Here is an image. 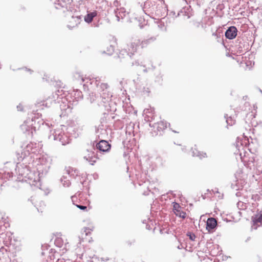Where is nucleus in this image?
<instances>
[{
  "mask_svg": "<svg viewBox=\"0 0 262 262\" xmlns=\"http://www.w3.org/2000/svg\"><path fill=\"white\" fill-rule=\"evenodd\" d=\"M143 72H145V73H146L147 72V69H145L143 70Z\"/></svg>",
  "mask_w": 262,
  "mask_h": 262,
  "instance_id": "obj_51",
  "label": "nucleus"
},
{
  "mask_svg": "<svg viewBox=\"0 0 262 262\" xmlns=\"http://www.w3.org/2000/svg\"><path fill=\"white\" fill-rule=\"evenodd\" d=\"M173 207V210H175L176 212H177V210H178V209H180V208H181L180 205L177 203H174Z\"/></svg>",
  "mask_w": 262,
  "mask_h": 262,
  "instance_id": "obj_35",
  "label": "nucleus"
},
{
  "mask_svg": "<svg viewBox=\"0 0 262 262\" xmlns=\"http://www.w3.org/2000/svg\"><path fill=\"white\" fill-rule=\"evenodd\" d=\"M96 149L93 147L91 150H87L88 155L84 156V159L88 161L91 165H93L96 162V160L99 159L98 151H95Z\"/></svg>",
  "mask_w": 262,
  "mask_h": 262,
  "instance_id": "obj_9",
  "label": "nucleus"
},
{
  "mask_svg": "<svg viewBox=\"0 0 262 262\" xmlns=\"http://www.w3.org/2000/svg\"><path fill=\"white\" fill-rule=\"evenodd\" d=\"M61 181L64 187H69L71 185V182L69 180H67V177L63 176L61 178Z\"/></svg>",
  "mask_w": 262,
  "mask_h": 262,
  "instance_id": "obj_27",
  "label": "nucleus"
},
{
  "mask_svg": "<svg viewBox=\"0 0 262 262\" xmlns=\"http://www.w3.org/2000/svg\"><path fill=\"white\" fill-rule=\"evenodd\" d=\"M260 92L262 93V91L261 90H260Z\"/></svg>",
  "mask_w": 262,
  "mask_h": 262,
  "instance_id": "obj_63",
  "label": "nucleus"
},
{
  "mask_svg": "<svg viewBox=\"0 0 262 262\" xmlns=\"http://www.w3.org/2000/svg\"><path fill=\"white\" fill-rule=\"evenodd\" d=\"M60 95H61V94H60V91L58 90H57V91L55 92V94L54 95H53V98L54 99H55V98H58V97L60 96ZM54 100L55 101V100L54 99Z\"/></svg>",
  "mask_w": 262,
  "mask_h": 262,
  "instance_id": "obj_36",
  "label": "nucleus"
},
{
  "mask_svg": "<svg viewBox=\"0 0 262 262\" xmlns=\"http://www.w3.org/2000/svg\"><path fill=\"white\" fill-rule=\"evenodd\" d=\"M152 70H154V69H155V66H152Z\"/></svg>",
  "mask_w": 262,
  "mask_h": 262,
  "instance_id": "obj_56",
  "label": "nucleus"
},
{
  "mask_svg": "<svg viewBox=\"0 0 262 262\" xmlns=\"http://www.w3.org/2000/svg\"><path fill=\"white\" fill-rule=\"evenodd\" d=\"M68 27L70 29H72V27H71V26H70L69 25L68 26Z\"/></svg>",
  "mask_w": 262,
  "mask_h": 262,
  "instance_id": "obj_53",
  "label": "nucleus"
},
{
  "mask_svg": "<svg viewBox=\"0 0 262 262\" xmlns=\"http://www.w3.org/2000/svg\"><path fill=\"white\" fill-rule=\"evenodd\" d=\"M83 87L84 89H85V88H86V84H83Z\"/></svg>",
  "mask_w": 262,
  "mask_h": 262,
  "instance_id": "obj_49",
  "label": "nucleus"
},
{
  "mask_svg": "<svg viewBox=\"0 0 262 262\" xmlns=\"http://www.w3.org/2000/svg\"><path fill=\"white\" fill-rule=\"evenodd\" d=\"M224 117L226 119V122L228 125L231 126L235 123V120L231 116L228 117L227 114H225Z\"/></svg>",
  "mask_w": 262,
  "mask_h": 262,
  "instance_id": "obj_26",
  "label": "nucleus"
},
{
  "mask_svg": "<svg viewBox=\"0 0 262 262\" xmlns=\"http://www.w3.org/2000/svg\"><path fill=\"white\" fill-rule=\"evenodd\" d=\"M74 79L75 80H77L80 84H82V83L84 81V78L79 73L76 72L74 74L73 76Z\"/></svg>",
  "mask_w": 262,
  "mask_h": 262,
  "instance_id": "obj_24",
  "label": "nucleus"
},
{
  "mask_svg": "<svg viewBox=\"0 0 262 262\" xmlns=\"http://www.w3.org/2000/svg\"><path fill=\"white\" fill-rule=\"evenodd\" d=\"M97 15V11L96 10L92 12L88 11L87 14L84 16V20L86 23L90 24Z\"/></svg>",
  "mask_w": 262,
  "mask_h": 262,
  "instance_id": "obj_16",
  "label": "nucleus"
},
{
  "mask_svg": "<svg viewBox=\"0 0 262 262\" xmlns=\"http://www.w3.org/2000/svg\"><path fill=\"white\" fill-rule=\"evenodd\" d=\"M177 248L178 249H182V248H184V247H183V246H182V244H180V245L177 246Z\"/></svg>",
  "mask_w": 262,
  "mask_h": 262,
  "instance_id": "obj_42",
  "label": "nucleus"
},
{
  "mask_svg": "<svg viewBox=\"0 0 262 262\" xmlns=\"http://www.w3.org/2000/svg\"><path fill=\"white\" fill-rule=\"evenodd\" d=\"M67 173L71 177H73L74 179H76V177L79 176V171L73 168H69V169L67 170Z\"/></svg>",
  "mask_w": 262,
  "mask_h": 262,
  "instance_id": "obj_19",
  "label": "nucleus"
},
{
  "mask_svg": "<svg viewBox=\"0 0 262 262\" xmlns=\"http://www.w3.org/2000/svg\"><path fill=\"white\" fill-rule=\"evenodd\" d=\"M140 42L139 40H137L134 42H130L127 45L126 48L122 49L118 54V57L120 59L129 58L134 55L137 49V44Z\"/></svg>",
  "mask_w": 262,
  "mask_h": 262,
  "instance_id": "obj_3",
  "label": "nucleus"
},
{
  "mask_svg": "<svg viewBox=\"0 0 262 262\" xmlns=\"http://www.w3.org/2000/svg\"><path fill=\"white\" fill-rule=\"evenodd\" d=\"M160 0H147L143 5L141 4L140 7L142 10L144 12L145 14L149 16L152 13V8H154L156 3Z\"/></svg>",
  "mask_w": 262,
  "mask_h": 262,
  "instance_id": "obj_7",
  "label": "nucleus"
},
{
  "mask_svg": "<svg viewBox=\"0 0 262 262\" xmlns=\"http://www.w3.org/2000/svg\"><path fill=\"white\" fill-rule=\"evenodd\" d=\"M15 170L16 173L18 174V176L23 177L22 181H26L24 179L27 178L28 179H31L32 178L30 176L31 171L27 165L25 166L21 165H19L18 163L17 164Z\"/></svg>",
  "mask_w": 262,
  "mask_h": 262,
  "instance_id": "obj_6",
  "label": "nucleus"
},
{
  "mask_svg": "<svg viewBox=\"0 0 262 262\" xmlns=\"http://www.w3.org/2000/svg\"><path fill=\"white\" fill-rule=\"evenodd\" d=\"M77 207L79 208L80 210H85L86 209V207L85 206L81 205H76Z\"/></svg>",
  "mask_w": 262,
  "mask_h": 262,
  "instance_id": "obj_38",
  "label": "nucleus"
},
{
  "mask_svg": "<svg viewBox=\"0 0 262 262\" xmlns=\"http://www.w3.org/2000/svg\"><path fill=\"white\" fill-rule=\"evenodd\" d=\"M44 121L41 119L39 113L35 115L31 118L28 117L20 125V127L24 134L28 137H32L33 133L39 129L41 125H43Z\"/></svg>",
  "mask_w": 262,
  "mask_h": 262,
  "instance_id": "obj_2",
  "label": "nucleus"
},
{
  "mask_svg": "<svg viewBox=\"0 0 262 262\" xmlns=\"http://www.w3.org/2000/svg\"><path fill=\"white\" fill-rule=\"evenodd\" d=\"M114 52V47L112 45H110L107 47L106 50L103 51V53H105L108 55H111Z\"/></svg>",
  "mask_w": 262,
  "mask_h": 262,
  "instance_id": "obj_25",
  "label": "nucleus"
},
{
  "mask_svg": "<svg viewBox=\"0 0 262 262\" xmlns=\"http://www.w3.org/2000/svg\"><path fill=\"white\" fill-rule=\"evenodd\" d=\"M134 65H136V66H140L141 65L140 63H139V62L138 61H136L135 62H133L132 63V66H134Z\"/></svg>",
  "mask_w": 262,
  "mask_h": 262,
  "instance_id": "obj_41",
  "label": "nucleus"
},
{
  "mask_svg": "<svg viewBox=\"0 0 262 262\" xmlns=\"http://www.w3.org/2000/svg\"><path fill=\"white\" fill-rule=\"evenodd\" d=\"M127 244L128 245L130 246L132 245V242H130V241H127Z\"/></svg>",
  "mask_w": 262,
  "mask_h": 262,
  "instance_id": "obj_46",
  "label": "nucleus"
},
{
  "mask_svg": "<svg viewBox=\"0 0 262 262\" xmlns=\"http://www.w3.org/2000/svg\"><path fill=\"white\" fill-rule=\"evenodd\" d=\"M31 148L32 147H31V144L27 145V146H26V148H27V150L28 152H29L30 149H31ZM28 154H29V153H28Z\"/></svg>",
  "mask_w": 262,
  "mask_h": 262,
  "instance_id": "obj_40",
  "label": "nucleus"
},
{
  "mask_svg": "<svg viewBox=\"0 0 262 262\" xmlns=\"http://www.w3.org/2000/svg\"><path fill=\"white\" fill-rule=\"evenodd\" d=\"M186 235L188 236L189 239L192 241H194L196 237L195 234L191 232H188Z\"/></svg>",
  "mask_w": 262,
  "mask_h": 262,
  "instance_id": "obj_32",
  "label": "nucleus"
},
{
  "mask_svg": "<svg viewBox=\"0 0 262 262\" xmlns=\"http://www.w3.org/2000/svg\"><path fill=\"white\" fill-rule=\"evenodd\" d=\"M0 243L2 241L5 247H9L11 245L12 240V233L10 232H6L4 234H0Z\"/></svg>",
  "mask_w": 262,
  "mask_h": 262,
  "instance_id": "obj_12",
  "label": "nucleus"
},
{
  "mask_svg": "<svg viewBox=\"0 0 262 262\" xmlns=\"http://www.w3.org/2000/svg\"><path fill=\"white\" fill-rule=\"evenodd\" d=\"M76 18L79 20L81 18V16H77Z\"/></svg>",
  "mask_w": 262,
  "mask_h": 262,
  "instance_id": "obj_52",
  "label": "nucleus"
},
{
  "mask_svg": "<svg viewBox=\"0 0 262 262\" xmlns=\"http://www.w3.org/2000/svg\"><path fill=\"white\" fill-rule=\"evenodd\" d=\"M51 260H47V262H52V261H50Z\"/></svg>",
  "mask_w": 262,
  "mask_h": 262,
  "instance_id": "obj_59",
  "label": "nucleus"
},
{
  "mask_svg": "<svg viewBox=\"0 0 262 262\" xmlns=\"http://www.w3.org/2000/svg\"><path fill=\"white\" fill-rule=\"evenodd\" d=\"M99 80H100V79H99V77H96L95 78V84H96L97 87H98L99 86L100 89H101L102 91H104L105 89H107V88L108 87V84L105 83H101L99 85V83H100Z\"/></svg>",
  "mask_w": 262,
  "mask_h": 262,
  "instance_id": "obj_23",
  "label": "nucleus"
},
{
  "mask_svg": "<svg viewBox=\"0 0 262 262\" xmlns=\"http://www.w3.org/2000/svg\"><path fill=\"white\" fill-rule=\"evenodd\" d=\"M168 10L163 0H160L154 8H152V13L150 17L155 14L158 17H162L167 14Z\"/></svg>",
  "mask_w": 262,
  "mask_h": 262,
  "instance_id": "obj_4",
  "label": "nucleus"
},
{
  "mask_svg": "<svg viewBox=\"0 0 262 262\" xmlns=\"http://www.w3.org/2000/svg\"><path fill=\"white\" fill-rule=\"evenodd\" d=\"M238 30L235 26H232L228 28L225 33L227 39L231 40L234 39L237 35Z\"/></svg>",
  "mask_w": 262,
  "mask_h": 262,
  "instance_id": "obj_11",
  "label": "nucleus"
},
{
  "mask_svg": "<svg viewBox=\"0 0 262 262\" xmlns=\"http://www.w3.org/2000/svg\"><path fill=\"white\" fill-rule=\"evenodd\" d=\"M83 95L78 89L74 90L73 93H71V96L73 97V101L77 102L80 99H82Z\"/></svg>",
  "mask_w": 262,
  "mask_h": 262,
  "instance_id": "obj_18",
  "label": "nucleus"
},
{
  "mask_svg": "<svg viewBox=\"0 0 262 262\" xmlns=\"http://www.w3.org/2000/svg\"><path fill=\"white\" fill-rule=\"evenodd\" d=\"M102 260L103 261L108 260V258L104 259V258H102Z\"/></svg>",
  "mask_w": 262,
  "mask_h": 262,
  "instance_id": "obj_48",
  "label": "nucleus"
},
{
  "mask_svg": "<svg viewBox=\"0 0 262 262\" xmlns=\"http://www.w3.org/2000/svg\"><path fill=\"white\" fill-rule=\"evenodd\" d=\"M61 239L60 238H57L55 240V243L56 245L58 247H61Z\"/></svg>",
  "mask_w": 262,
  "mask_h": 262,
  "instance_id": "obj_34",
  "label": "nucleus"
},
{
  "mask_svg": "<svg viewBox=\"0 0 262 262\" xmlns=\"http://www.w3.org/2000/svg\"><path fill=\"white\" fill-rule=\"evenodd\" d=\"M175 213L177 216H178L182 219H185L186 217V213L180 210V209H178V210H177V212H175Z\"/></svg>",
  "mask_w": 262,
  "mask_h": 262,
  "instance_id": "obj_29",
  "label": "nucleus"
},
{
  "mask_svg": "<svg viewBox=\"0 0 262 262\" xmlns=\"http://www.w3.org/2000/svg\"><path fill=\"white\" fill-rule=\"evenodd\" d=\"M115 17L117 21H120L121 19H123L126 15V11L124 8L117 9L114 10Z\"/></svg>",
  "mask_w": 262,
  "mask_h": 262,
  "instance_id": "obj_15",
  "label": "nucleus"
},
{
  "mask_svg": "<svg viewBox=\"0 0 262 262\" xmlns=\"http://www.w3.org/2000/svg\"><path fill=\"white\" fill-rule=\"evenodd\" d=\"M206 229L210 233L213 232L217 228L216 220L213 217H209L206 222Z\"/></svg>",
  "mask_w": 262,
  "mask_h": 262,
  "instance_id": "obj_13",
  "label": "nucleus"
},
{
  "mask_svg": "<svg viewBox=\"0 0 262 262\" xmlns=\"http://www.w3.org/2000/svg\"><path fill=\"white\" fill-rule=\"evenodd\" d=\"M17 110L19 111H23V107L21 104H19L17 106Z\"/></svg>",
  "mask_w": 262,
  "mask_h": 262,
  "instance_id": "obj_39",
  "label": "nucleus"
},
{
  "mask_svg": "<svg viewBox=\"0 0 262 262\" xmlns=\"http://www.w3.org/2000/svg\"><path fill=\"white\" fill-rule=\"evenodd\" d=\"M60 127L51 134L48 138L50 140L59 141L62 145H66L70 143L72 137H76L75 128L63 125Z\"/></svg>",
  "mask_w": 262,
  "mask_h": 262,
  "instance_id": "obj_1",
  "label": "nucleus"
},
{
  "mask_svg": "<svg viewBox=\"0 0 262 262\" xmlns=\"http://www.w3.org/2000/svg\"><path fill=\"white\" fill-rule=\"evenodd\" d=\"M96 147L100 152H108L111 149V145L107 141L101 139L98 143H96Z\"/></svg>",
  "mask_w": 262,
  "mask_h": 262,
  "instance_id": "obj_10",
  "label": "nucleus"
},
{
  "mask_svg": "<svg viewBox=\"0 0 262 262\" xmlns=\"http://www.w3.org/2000/svg\"><path fill=\"white\" fill-rule=\"evenodd\" d=\"M172 131L173 132V133H178V132L176 131V130H172Z\"/></svg>",
  "mask_w": 262,
  "mask_h": 262,
  "instance_id": "obj_55",
  "label": "nucleus"
},
{
  "mask_svg": "<svg viewBox=\"0 0 262 262\" xmlns=\"http://www.w3.org/2000/svg\"><path fill=\"white\" fill-rule=\"evenodd\" d=\"M102 2H103V0H98L97 2L98 3H101Z\"/></svg>",
  "mask_w": 262,
  "mask_h": 262,
  "instance_id": "obj_47",
  "label": "nucleus"
},
{
  "mask_svg": "<svg viewBox=\"0 0 262 262\" xmlns=\"http://www.w3.org/2000/svg\"><path fill=\"white\" fill-rule=\"evenodd\" d=\"M104 120L101 119L100 124L96 127L95 133L99 138L104 139L108 135L107 129V126L104 124Z\"/></svg>",
  "mask_w": 262,
  "mask_h": 262,
  "instance_id": "obj_8",
  "label": "nucleus"
},
{
  "mask_svg": "<svg viewBox=\"0 0 262 262\" xmlns=\"http://www.w3.org/2000/svg\"><path fill=\"white\" fill-rule=\"evenodd\" d=\"M249 239H250V237H248V238L247 239V240L246 241V242H247L248 241H249Z\"/></svg>",
  "mask_w": 262,
  "mask_h": 262,
  "instance_id": "obj_58",
  "label": "nucleus"
},
{
  "mask_svg": "<svg viewBox=\"0 0 262 262\" xmlns=\"http://www.w3.org/2000/svg\"><path fill=\"white\" fill-rule=\"evenodd\" d=\"M45 105V103L43 102L42 104V105Z\"/></svg>",
  "mask_w": 262,
  "mask_h": 262,
  "instance_id": "obj_60",
  "label": "nucleus"
},
{
  "mask_svg": "<svg viewBox=\"0 0 262 262\" xmlns=\"http://www.w3.org/2000/svg\"><path fill=\"white\" fill-rule=\"evenodd\" d=\"M51 252H50V255H49L48 259H50V260H53L52 262H54V259H55V255L54 252L53 253V249H51L50 250ZM55 262H67L66 260L64 258H58L57 260H56Z\"/></svg>",
  "mask_w": 262,
  "mask_h": 262,
  "instance_id": "obj_21",
  "label": "nucleus"
},
{
  "mask_svg": "<svg viewBox=\"0 0 262 262\" xmlns=\"http://www.w3.org/2000/svg\"><path fill=\"white\" fill-rule=\"evenodd\" d=\"M191 150L193 156L198 157L200 159L206 157V154L205 152H201L195 148H192Z\"/></svg>",
  "mask_w": 262,
  "mask_h": 262,
  "instance_id": "obj_20",
  "label": "nucleus"
},
{
  "mask_svg": "<svg viewBox=\"0 0 262 262\" xmlns=\"http://www.w3.org/2000/svg\"><path fill=\"white\" fill-rule=\"evenodd\" d=\"M168 17H165V16L161 18V19H157V24H158V28L163 31H167V26H168V24L170 23V21H168Z\"/></svg>",
  "mask_w": 262,
  "mask_h": 262,
  "instance_id": "obj_14",
  "label": "nucleus"
},
{
  "mask_svg": "<svg viewBox=\"0 0 262 262\" xmlns=\"http://www.w3.org/2000/svg\"><path fill=\"white\" fill-rule=\"evenodd\" d=\"M212 36H215L217 42H220L223 40L222 37H223V33L222 30H220V28L217 29L215 32L212 33Z\"/></svg>",
  "mask_w": 262,
  "mask_h": 262,
  "instance_id": "obj_22",
  "label": "nucleus"
},
{
  "mask_svg": "<svg viewBox=\"0 0 262 262\" xmlns=\"http://www.w3.org/2000/svg\"><path fill=\"white\" fill-rule=\"evenodd\" d=\"M156 38V36H151L148 38L144 39L141 42L140 41L139 43H138L137 47L140 45L142 48L146 47L148 45L154 42Z\"/></svg>",
  "mask_w": 262,
  "mask_h": 262,
  "instance_id": "obj_17",
  "label": "nucleus"
},
{
  "mask_svg": "<svg viewBox=\"0 0 262 262\" xmlns=\"http://www.w3.org/2000/svg\"><path fill=\"white\" fill-rule=\"evenodd\" d=\"M253 144V143L252 142L251 144L249 143V146H250V147L249 148V150H250V151L251 152H252V148H251V146L252 144Z\"/></svg>",
  "mask_w": 262,
  "mask_h": 262,
  "instance_id": "obj_43",
  "label": "nucleus"
},
{
  "mask_svg": "<svg viewBox=\"0 0 262 262\" xmlns=\"http://www.w3.org/2000/svg\"><path fill=\"white\" fill-rule=\"evenodd\" d=\"M167 124L170 125V123H167L164 121H160V122L154 123H150L149 126L153 128L155 135H158L159 133L160 136L163 135V132L167 127Z\"/></svg>",
  "mask_w": 262,
  "mask_h": 262,
  "instance_id": "obj_5",
  "label": "nucleus"
},
{
  "mask_svg": "<svg viewBox=\"0 0 262 262\" xmlns=\"http://www.w3.org/2000/svg\"><path fill=\"white\" fill-rule=\"evenodd\" d=\"M155 81L159 84H161L163 81V75L161 71H159V73L156 76Z\"/></svg>",
  "mask_w": 262,
  "mask_h": 262,
  "instance_id": "obj_28",
  "label": "nucleus"
},
{
  "mask_svg": "<svg viewBox=\"0 0 262 262\" xmlns=\"http://www.w3.org/2000/svg\"><path fill=\"white\" fill-rule=\"evenodd\" d=\"M84 229H85L84 232H85V235H88V233H89V232H87L86 231L87 228H85Z\"/></svg>",
  "mask_w": 262,
  "mask_h": 262,
  "instance_id": "obj_44",
  "label": "nucleus"
},
{
  "mask_svg": "<svg viewBox=\"0 0 262 262\" xmlns=\"http://www.w3.org/2000/svg\"><path fill=\"white\" fill-rule=\"evenodd\" d=\"M122 83H123V81H120V85H121V86H122Z\"/></svg>",
  "mask_w": 262,
  "mask_h": 262,
  "instance_id": "obj_54",
  "label": "nucleus"
},
{
  "mask_svg": "<svg viewBox=\"0 0 262 262\" xmlns=\"http://www.w3.org/2000/svg\"><path fill=\"white\" fill-rule=\"evenodd\" d=\"M67 261H68V262H70V260L69 259H68Z\"/></svg>",
  "mask_w": 262,
  "mask_h": 262,
  "instance_id": "obj_61",
  "label": "nucleus"
},
{
  "mask_svg": "<svg viewBox=\"0 0 262 262\" xmlns=\"http://www.w3.org/2000/svg\"><path fill=\"white\" fill-rule=\"evenodd\" d=\"M200 24L199 23L198 24L196 25V26L197 27H199L200 26Z\"/></svg>",
  "mask_w": 262,
  "mask_h": 262,
  "instance_id": "obj_57",
  "label": "nucleus"
},
{
  "mask_svg": "<svg viewBox=\"0 0 262 262\" xmlns=\"http://www.w3.org/2000/svg\"><path fill=\"white\" fill-rule=\"evenodd\" d=\"M26 70L27 71H30L31 72H32V71L30 69H28L27 68H25Z\"/></svg>",
  "mask_w": 262,
  "mask_h": 262,
  "instance_id": "obj_45",
  "label": "nucleus"
},
{
  "mask_svg": "<svg viewBox=\"0 0 262 262\" xmlns=\"http://www.w3.org/2000/svg\"><path fill=\"white\" fill-rule=\"evenodd\" d=\"M211 244V243H208V242H207V248H208V247H209V245H210Z\"/></svg>",
  "mask_w": 262,
  "mask_h": 262,
  "instance_id": "obj_50",
  "label": "nucleus"
},
{
  "mask_svg": "<svg viewBox=\"0 0 262 262\" xmlns=\"http://www.w3.org/2000/svg\"><path fill=\"white\" fill-rule=\"evenodd\" d=\"M138 21L139 22V26L140 28H142L143 26L146 25L145 23V19L144 18H142L141 17H139Z\"/></svg>",
  "mask_w": 262,
  "mask_h": 262,
  "instance_id": "obj_33",
  "label": "nucleus"
},
{
  "mask_svg": "<svg viewBox=\"0 0 262 262\" xmlns=\"http://www.w3.org/2000/svg\"><path fill=\"white\" fill-rule=\"evenodd\" d=\"M95 98L96 95L93 92L89 94V97L88 99L90 100L91 103H93L95 101Z\"/></svg>",
  "mask_w": 262,
  "mask_h": 262,
  "instance_id": "obj_30",
  "label": "nucleus"
},
{
  "mask_svg": "<svg viewBox=\"0 0 262 262\" xmlns=\"http://www.w3.org/2000/svg\"><path fill=\"white\" fill-rule=\"evenodd\" d=\"M260 92L262 93V91L261 90H260Z\"/></svg>",
  "mask_w": 262,
  "mask_h": 262,
  "instance_id": "obj_64",
  "label": "nucleus"
},
{
  "mask_svg": "<svg viewBox=\"0 0 262 262\" xmlns=\"http://www.w3.org/2000/svg\"><path fill=\"white\" fill-rule=\"evenodd\" d=\"M26 156H27V154L26 153V152L25 151L24 152V154L22 152L21 153V156H20V157H17L18 160V161H22L25 158V157Z\"/></svg>",
  "mask_w": 262,
  "mask_h": 262,
  "instance_id": "obj_37",
  "label": "nucleus"
},
{
  "mask_svg": "<svg viewBox=\"0 0 262 262\" xmlns=\"http://www.w3.org/2000/svg\"><path fill=\"white\" fill-rule=\"evenodd\" d=\"M9 247H5L4 246H2L0 247V252L2 253V254H7L8 251Z\"/></svg>",
  "mask_w": 262,
  "mask_h": 262,
  "instance_id": "obj_31",
  "label": "nucleus"
},
{
  "mask_svg": "<svg viewBox=\"0 0 262 262\" xmlns=\"http://www.w3.org/2000/svg\"><path fill=\"white\" fill-rule=\"evenodd\" d=\"M260 92L262 93V91L261 90H260Z\"/></svg>",
  "mask_w": 262,
  "mask_h": 262,
  "instance_id": "obj_62",
  "label": "nucleus"
}]
</instances>
